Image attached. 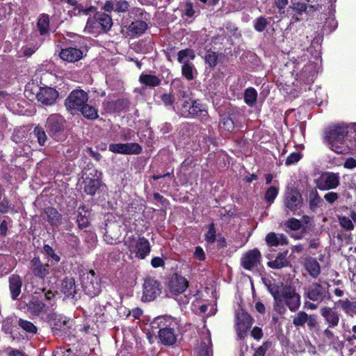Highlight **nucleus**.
I'll return each instance as SVG.
<instances>
[{
  "label": "nucleus",
  "mask_w": 356,
  "mask_h": 356,
  "mask_svg": "<svg viewBox=\"0 0 356 356\" xmlns=\"http://www.w3.org/2000/svg\"><path fill=\"white\" fill-rule=\"evenodd\" d=\"M79 112L88 119L94 120L98 117L97 110L92 106L87 104V103L80 109Z\"/></svg>",
  "instance_id": "nucleus-43"
},
{
  "label": "nucleus",
  "mask_w": 356,
  "mask_h": 356,
  "mask_svg": "<svg viewBox=\"0 0 356 356\" xmlns=\"http://www.w3.org/2000/svg\"><path fill=\"white\" fill-rule=\"evenodd\" d=\"M31 264L33 273L35 276L43 279L49 273V266L42 264L38 257H34Z\"/></svg>",
  "instance_id": "nucleus-22"
},
{
  "label": "nucleus",
  "mask_w": 356,
  "mask_h": 356,
  "mask_svg": "<svg viewBox=\"0 0 356 356\" xmlns=\"http://www.w3.org/2000/svg\"><path fill=\"white\" fill-rule=\"evenodd\" d=\"M58 92L49 87L41 88L37 93V99L38 102L45 105H51L55 103L58 98Z\"/></svg>",
  "instance_id": "nucleus-19"
},
{
  "label": "nucleus",
  "mask_w": 356,
  "mask_h": 356,
  "mask_svg": "<svg viewBox=\"0 0 356 356\" xmlns=\"http://www.w3.org/2000/svg\"><path fill=\"white\" fill-rule=\"evenodd\" d=\"M63 2L68 4L66 9L67 14L70 17L81 15H88L91 13H94L96 10L94 6L77 0H63Z\"/></svg>",
  "instance_id": "nucleus-12"
},
{
  "label": "nucleus",
  "mask_w": 356,
  "mask_h": 356,
  "mask_svg": "<svg viewBox=\"0 0 356 356\" xmlns=\"http://www.w3.org/2000/svg\"><path fill=\"white\" fill-rule=\"evenodd\" d=\"M321 314L323 317L325 322L328 325L327 327L334 328L339 325L341 315L333 308L323 307L321 309Z\"/></svg>",
  "instance_id": "nucleus-18"
},
{
  "label": "nucleus",
  "mask_w": 356,
  "mask_h": 356,
  "mask_svg": "<svg viewBox=\"0 0 356 356\" xmlns=\"http://www.w3.org/2000/svg\"><path fill=\"white\" fill-rule=\"evenodd\" d=\"M308 320V315L305 312H299L293 319V323L295 326H302Z\"/></svg>",
  "instance_id": "nucleus-48"
},
{
  "label": "nucleus",
  "mask_w": 356,
  "mask_h": 356,
  "mask_svg": "<svg viewBox=\"0 0 356 356\" xmlns=\"http://www.w3.org/2000/svg\"><path fill=\"white\" fill-rule=\"evenodd\" d=\"M124 245L130 252V257L144 259L151 252L149 241L145 237L127 235L124 238Z\"/></svg>",
  "instance_id": "nucleus-4"
},
{
  "label": "nucleus",
  "mask_w": 356,
  "mask_h": 356,
  "mask_svg": "<svg viewBox=\"0 0 356 356\" xmlns=\"http://www.w3.org/2000/svg\"><path fill=\"white\" fill-rule=\"evenodd\" d=\"M350 125L343 122L328 127L325 131V143L337 154H343L349 151L346 137Z\"/></svg>",
  "instance_id": "nucleus-2"
},
{
  "label": "nucleus",
  "mask_w": 356,
  "mask_h": 356,
  "mask_svg": "<svg viewBox=\"0 0 356 356\" xmlns=\"http://www.w3.org/2000/svg\"><path fill=\"white\" fill-rule=\"evenodd\" d=\"M69 323V320L66 317L59 316L54 319L52 329L55 331L66 332L70 327Z\"/></svg>",
  "instance_id": "nucleus-38"
},
{
  "label": "nucleus",
  "mask_w": 356,
  "mask_h": 356,
  "mask_svg": "<svg viewBox=\"0 0 356 356\" xmlns=\"http://www.w3.org/2000/svg\"><path fill=\"white\" fill-rule=\"evenodd\" d=\"M218 54L216 52L207 51L204 60L210 67H214L217 64Z\"/></svg>",
  "instance_id": "nucleus-52"
},
{
  "label": "nucleus",
  "mask_w": 356,
  "mask_h": 356,
  "mask_svg": "<svg viewBox=\"0 0 356 356\" xmlns=\"http://www.w3.org/2000/svg\"><path fill=\"white\" fill-rule=\"evenodd\" d=\"M220 125L227 131H232L235 127L234 118L231 116L223 115L221 117Z\"/></svg>",
  "instance_id": "nucleus-46"
},
{
  "label": "nucleus",
  "mask_w": 356,
  "mask_h": 356,
  "mask_svg": "<svg viewBox=\"0 0 356 356\" xmlns=\"http://www.w3.org/2000/svg\"><path fill=\"white\" fill-rule=\"evenodd\" d=\"M18 324L23 330L28 332L35 333L37 331L36 327L30 321L19 319Z\"/></svg>",
  "instance_id": "nucleus-53"
},
{
  "label": "nucleus",
  "mask_w": 356,
  "mask_h": 356,
  "mask_svg": "<svg viewBox=\"0 0 356 356\" xmlns=\"http://www.w3.org/2000/svg\"><path fill=\"white\" fill-rule=\"evenodd\" d=\"M84 33L88 34H99L102 32L99 24L98 15L96 14L92 17H89L83 30Z\"/></svg>",
  "instance_id": "nucleus-29"
},
{
  "label": "nucleus",
  "mask_w": 356,
  "mask_h": 356,
  "mask_svg": "<svg viewBox=\"0 0 356 356\" xmlns=\"http://www.w3.org/2000/svg\"><path fill=\"white\" fill-rule=\"evenodd\" d=\"M302 196L298 191L291 190L286 193L284 205L291 211H295L298 209L302 204Z\"/></svg>",
  "instance_id": "nucleus-20"
},
{
  "label": "nucleus",
  "mask_w": 356,
  "mask_h": 356,
  "mask_svg": "<svg viewBox=\"0 0 356 356\" xmlns=\"http://www.w3.org/2000/svg\"><path fill=\"white\" fill-rule=\"evenodd\" d=\"M321 8V6L318 3L310 4V5H308L307 3V10H305V14L307 16H312V15H314V13L320 10Z\"/></svg>",
  "instance_id": "nucleus-62"
},
{
  "label": "nucleus",
  "mask_w": 356,
  "mask_h": 356,
  "mask_svg": "<svg viewBox=\"0 0 356 356\" xmlns=\"http://www.w3.org/2000/svg\"><path fill=\"white\" fill-rule=\"evenodd\" d=\"M152 327L159 328V338L165 346H172L177 341L179 330L178 321L170 316L156 317L152 322Z\"/></svg>",
  "instance_id": "nucleus-3"
},
{
  "label": "nucleus",
  "mask_w": 356,
  "mask_h": 356,
  "mask_svg": "<svg viewBox=\"0 0 356 356\" xmlns=\"http://www.w3.org/2000/svg\"><path fill=\"white\" fill-rule=\"evenodd\" d=\"M323 334L330 345L335 346L339 341V337L334 334V333L331 330L330 327H327L323 331Z\"/></svg>",
  "instance_id": "nucleus-49"
},
{
  "label": "nucleus",
  "mask_w": 356,
  "mask_h": 356,
  "mask_svg": "<svg viewBox=\"0 0 356 356\" xmlns=\"http://www.w3.org/2000/svg\"><path fill=\"white\" fill-rule=\"evenodd\" d=\"M315 74V66L313 63H309L305 65L301 72L299 74L300 79L310 83L313 81V78Z\"/></svg>",
  "instance_id": "nucleus-32"
},
{
  "label": "nucleus",
  "mask_w": 356,
  "mask_h": 356,
  "mask_svg": "<svg viewBox=\"0 0 356 356\" xmlns=\"http://www.w3.org/2000/svg\"><path fill=\"white\" fill-rule=\"evenodd\" d=\"M261 261V252L258 249L254 248L243 254L241 259V264L245 270L254 271L259 269Z\"/></svg>",
  "instance_id": "nucleus-14"
},
{
  "label": "nucleus",
  "mask_w": 356,
  "mask_h": 356,
  "mask_svg": "<svg viewBox=\"0 0 356 356\" xmlns=\"http://www.w3.org/2000/svg\"><path fill=\"white\" fill-rule=\"evenodd\" d=\"M216 231L214 227V224L211 223L209 227L207 232L205 234V240L209 243H213L216 241Z\"/></svg>",
  "instance_id": "nucleus-56"
},
{
  "label": "nucleus",
  "mask_w": 356,
  "mask_h": 356,
  "mask_svg": "<svg viewBox=\"0 0 356 356\" xmlns=\"http://www.w3.org/2000/svg\"><path fill=\"white\" fill-rule=\"evenodd\" d=\"M267 265L270 268L280 269L289 265V261L286 259V254L280 253L275 259L268 261Z\"/></svg>",
  "instance_id": "nucleus-33"
},
{
  "label": "nucleus",
  "mask_w": 356,
  "mask_h": 356,
  "mask_svg": "<svg viewBox=\"0 0 356 356\" xmlns=\"http://www.w3.org/2000/svg\"><path fill=\"white\" fill-rule=\"evenodd\" d=\"M109 151L121 154H138L142 151L140 145L136 143H112L109 145Z\"/></svg>",
  "instance_id": "nucleus-17"
},
{
  "label": "nucleus",
  "mask_w": 356,
  "mask_h": 356,
  "mask_svg": "<svg viewBox=\"0 0 356 356\" xmlns=\"http://www.w3.org/2000/svg\"><path fill=\"white\" fill-rule=\"evenodd\" d=\"M257 99V92L253 88H248L244 92V101L249 106H254Z\"/></svg>",
  "instance_id": "nucleus-40"
},
{
  "label": "nucleus",
  "mask_w": 356,
  "mask_h": 356,
  "mask_svg": "<svg viewBox=\"0 0 356 356\" xmlns=\"http://www.w3.org/2000/svg\"><path fill=\"white\" fill-rule=\"evenodd\" d=\"M301 154L299 152L291 153L286 159V165H291L297 163L301 159Z\"/></svg>",
  "instance_id": "nucleus-59"
},
{
  "label": "nucleus",
  "mask_w": 356,
  "mask_h": 356,
  "mask_svg": "<svg viewBox=\"0 0 356 356\" xmlns=\"http://www.w3.org/2000/svg\"><path fill=\"white\" fill-rule=\"evenodd\" d=\"M99 24L102 32L108 31L113 25L111 17L106 13H97Z\"/></svg>",
  "instance_id": "nucleus-39"
},
{
  "label": "nucleus",
  "mask_w": 356,
  "mask_h": 356,
  "mask_svg": "<svg viewBox=\"0 0 356 356\" xmlns=\"http://www.w3.org/2000/svg\"><path fill=\"white\" fill-rule=\"evenodd\" d=\"M177 56L178 61L183 65L191 63L190 61L193 60L195 57L194 51L191 49L179 51Z\"/></svg>",
  "instance_id": "nucleus-36"
},
{
  "label": "nucleus",
  "mask_w": 356,
  "mask_h": 356,
  "mask_svg": "<svg viewBox=\"0 0 356 356\" xmlns=\"http://www.w3.org/2000/svg\"><path fill=\"white\" fill-rule=\"evenodd\" d=\"M195 72H196V70L193 63L184 64L182 65L181 74L187 80H193L194 79Z\"/></svg>",
  "instance_id": "nucleus-45"
},
{
  "label": "nucleus",
  "mask_w": 356,
  "mask_h": 356,
  "mask_svg": "<svg viewBox=\"0 0 356 356\" xmlns=\"http://www.w3.org/2000/svg\"><path fill=\"white\" fill-rule=\"evenodd\" d=\"M120 236V230L118 226L114 225V227L111 226L106 229V233L104 234V241L108 244H115L119 241V237Z\"/></svg>",
  "instance_id": "nucleus-30"
},
{
  "label": "nucleus",
  "mask_w": 356,
  "mask_h": 356,
  "mask_svg": "<svg viewBox=\"0 0 356 356\" xmlns=\"http://www.w3.org/2000/svg\"><path fill=\"white\" fill-rule=\"evenodd\" d=\"M22 282L19 275H13L9 277V288L12 298L15 300L21 293Z\"/></svg>",
  "instance_id": "nucleus-25"
},
{
  "label": "nucleus",
  "mask_w": 356,
  "mask_h": 356,
  "mask_svg": "<svg viewBox=\"0 0 356 356\" xmlns=\"http://www.w3.org/2000/svg\"><path fill=\"white\" fill-rule=\"evenodd\" d=\"M34 137L37 138V140L40 145L43 146L45 145L47 137L44 130L40 127H35L33 132Z\"/></svg>",
  "instance_id": "nucleus-47"
},
{
  "label": "nucleus",
  "mask_w": 356,
  "mask_h": 356,
  "mask_svg": "<svg viewBox=\"0 0 356 356\" xmlns=\"http://www.w3.org/2000/svg\"><path fill=\"white\" fill-rule=\"evenodd\" d=\"M65 119L58 114H52L47 120L46 129L49 136L59 140L64 131Z\"/></svg>",
  "instance_id": "nucleus-11"
},
{
  "label": "nucleus",
  "mask_w": 356,
  "mask_h": 356,
  "mask_svg": "<svg viewBox=\"0 0 356 356\" xmlns=\"http://www.w3.org/2000/svg\"><path fill=\"white\" fill-rule=\"evenodd\" d=\"M88 93L81 89L72 90L65 100V106L71 114H76L88 101Z\"/></svg>",
  "instance_id": "nucleus-7"
},
{
  "label": "nucleus",
  "mask_w": 356,
  "mask_h": 356,
  "mask_svg": "<svg viewBox=\"0 0 356 356\" xmlns=\"http://www.w3.org/2000/svg\"><path fill=\"white\" fill-rule=\"evenodd\" d=\"M317 188L321 191H329L337 188L340 184L339 173L326 172L316 181Z\"/></svg>",
  "instance_id": "nucleus-13"
},
{
  "label": "nucleus",
  "mask_w": 356,
  "mask_h": 356,
  "mask_svg": "<svg viewBox=\"0 0 356 356\" xmlns=\"http://www.w3.org/2000/svg\"><path fill=\"white\" fill-rule=\"evenodd\" d=\"M29 303L26 304L27 310L34 316L46 314L48 312V307L43 302V297L48 300H51L54 296L55 293L51 290L47 291L45 289H40V291H35Z\"/></svg>",
  "instance_id": "nucleus-5"
},
{
  "label": "nucleus",
  "mask_w": 356,
  "mask_h": 356,
  "mask_svg": "<svg viewBox=\"0 0 356 356\" xmlns=\"http://www.w3.org/2000/svg\"><path fill=\"white\" fill-rule=\"evenodd\" d=\"M129 4L125 0L115 1V12L124 13L129 10Z\"/></svg>",
  "instance_id": "nucleus-54"
},
{
  "label": "nucleus",
  "mask_w": 356,
  "mask_h": 356,
  "mask_svg": "<svg viewBox=\"0 0 356 356\" xmlns=\"http://www.w3.org/2000/svg\"><path fill=\"white\" fill-rule=\"evenodd\" d=\"M45 213L47 216V220L51 225L57 226L60 224L62 216L56 209L48 207L45 209Z\"/></svg>",
  "instance_id": "nucleus-35"
},
{
  "label": "nucleus",
  "mask_w": 356,
  "mask_h": 356,
  "mask_svg": "<svg viewBox=\"0 0 356 356\" xmlns=\"http://www.w3.org/2000/svg\"><path fill=\"white\" fill-rule=\"evenodd\" d=\"M139 81L141 83L149 87L158 86L161 82L158 76L147 74H142L140 76Z\"/></svg>",
  "instance_id": "nucleus-34"
},
{
  "label": "nucleus",
  "mask_w": 356,
  "mask_h": 356,
  "mask_svg": "<svg viewBox=\"0 0 356 356\" xmlns=\"http://www.w3.org/2000/svg\"><path fill=\"white\" fill-rule=\"evenodd\" d=\"M339 304L342 310L349 316L356 314V301L352 302L348 299L339 300Z\"/></svg>",
  "instance_id": "nucleus-37"
},
{
  "label": "nucleus",
  "mask_w": 356,
  "mask_h": 356,
  "mask_svg": "<svg viewBox=\"0 0 356 356\" xmlns=\"http://www.w3.org/2000/svg\"><path fill=\"white\" fill-rule=\"evenodd\" d=\"M161 101L165 106H171L175 102V97L171 94H163L161 96Z\"/></svg>",
  "instance_id": "nucleus-63"
},
{
  "label": "nucleus",
  "mask_w": 356,
  "mask_h": 356,
  "mask_svg": "<svg viewBox=\"0 0 356 356\" xmlns=\"http://www.w3.org/2000/svg\"><path fill=\"white\" fill-rule=\"evenodd\" d=\"M293 12L294 13V16H296V20L300 21V19L298 16L302 15V14H305V10H307V3L302 1H297L292 3V5L290 6Z\"/></svg>",
  "instance_id": "nucleus-41"
},
{
  "label": "nucleus",
  "mask_w": 356,
  "mask_h": 356,
  "mask_svg": "<svg viewBox=\"0 0 356 356\" xmlns=\"http://www.w3.org/2000/svg\"><path fill=\"white\" fill-rule=\"evenodd\" d=\"M147 24L143 20H136L131 22L127 27V31L130 36L136 37L143 34L147 29Z\"/></svg>",
  "instance_id": "nucleus-27"
},
{
  "label": "nucleus",
  "mask_w": 356,
  "mask_h": 356,
  "mask_svg": "<svg viewBox=\"0 0 356 356\" xmlns=\"http://www.w3.org/2000/svg\"><path fill=\"white\" fill-rule=\"evenodd\" d=\"M161 292V286L159 282L152 278H147L143 284L142 300L150 302L154 300Z\"/></svg>",
  "instance_id": "nucleus-15"
},
{
  "label": "nucleus",
  "mask_w": 356,
  "mask_h": 356,
  "mask_svg": "<svg viewBox=\"0 0 356 356\" xmlns=\"http://www.w3.org/2000/svg\"><path fill=\"white\" fill-rule=\"evenodd\" d=\"M266 242L269 246L277 247L287 244L288 241L286 237L282 234H276L274 232H270L266 235Z\"/></svg>",
  "instance_id": "nucleus-28"
},
{
  "label": "nucleus",
  "mask_w": 356,
  "mask_h": 356,
  "mask_svg": "<svg viewBox=\"0 0 356 356\" xmlns=\"http://www.w3.org/2000/svg\"><path fill=\"white\" fill-rule=\"evenodd\" d=\"M192 102H194V100L188 99L184 101L183 103L181 104V107L180 108L181 112V114L186 118H188L189 111L188 108H191Z\"/></svg>",
  "instance_id": "nucleus-61"
},
{
  "label": "nucleus",
  "mask_w": 356,
  "mask_h": 356,
  "mask_svg": "<svg viewBox=\"0 0 356 356\" xmlns=\"http://www.w3.org/2000/svg\"><path fill=\"white\" fill-rule=\"evenodd\" d=\"M309 207L312 211H315L321 202V198L316 190H312L309 194Z\"/></svg>",
  "instance_id": "nucleus-44"
},
{
  "label": "nucleus",
  "mask_w": 356,
  "mask_h": 356,
  "mask_svg": "<svg viewBox=\"0 0 356 356\" xmlns=\"http://www.w3.org/2000/svg\"><path fill=\"white\" fill-rule=\"evenodd\" d=\"M59 56L63 60L74 63L82 58L83 52L79 49L68 47L63 49L60 52Z\"/></svg>",
  "instance_id": "nucleus-21"
},
{
  "label": "nucleus",
  "mask_w": 356,
  "mask_h": 356,
  "mask_svg": "<svg viewBox=\"0 0 356 356\" xmlns=\"http://www.w3.org/2000/svg\"><path fill=\"white\" fill-rule=\"evenodd\" d=\"M305 296L310 300L319 302H322L327 296L330 297L327 289L316 282L312 283L307 287Z\"/></svg>",
  "instance_id": "nucleus-16"
},
{
  "label": "nucleus",
  "mask_w": 356,
  "mask_h": 356,
  "mask_svg": "<svg viewBox=\"0 0 356 356\" xmlns=\"http://www.w3.org/2000/svg\"><path fill=\"white\" fill-rule=\"evenodd\" d=\"M278 194V188L275 186L269 187L265 193V200L271 204Z\"/></svg>",
  "instance_id": "nucleus-50"
},
{
  "label": "nucleus",
  "mask_w": 356,
  "mask_h": 356,
  "mask_svg": "<svg viewBox=\"0 0 356 356\" xmlns=\"http://www.w3.org/2000/svg\"><path fill=\"white\" fill-rule=\"evenodd\" d=\"M188 109L189 111L188 118L197 116L202 118H205L207 117V111L205 106L202 104L198 100H194V102H192L191 108Z\"/></svg>",
  "instance_id": "nucleus-26"
},
{
  "label": "nucleus",
  "mask_w": 356,
  "mask_h": 356,
  "mask_svg": "<svg viewBox=\"0 0 356 356\" xmlns=\"http://www.w3.org/2000/svg\"><path fill=\"white\" fill-rule=\"evenodd\" d=\"M43 250L47 255L52 259L56 262H58L60 260V257L55 252L54 250L49 245H44Z\"/></svg>",
  "instance_id": "nucleus-57"
},
{
  "label": "nucleus",
  "mask_w": 356,
  "mask_h": 356,
  "mask_svg": "<svg viewBox=\"0 0 356 356\" xmlns=\"http://www.w3.org/2000/svg\"><path fill=\"white\" fill-rule=\"evenodd\" d=\"M60 291L66 296H74L76 293V286L73 277H67L60 283Z\"/></svg>",
  "instance_id": "nucleus-24"
},
{
  "label": "nucleus",
  "mask_w": 356,
  "mask_h": 356,
  "mask_svg": "<svg viewBox=\"0 0 356 356\" xmlns=\"http://www.w3.org/2000/svg\"><path fill=\"white\" fill-rule=\"evenodd\" d=\"M268 290L274 298V309L279 314L284 313L286 307L291 312L300 307V296L294 286L273 283L268 285Z\"/></svg>",
  "instance_id": "nucleus-1"
},
{
  "label": "nucleus",
  "mask_w": 356,
  "mask_h": 356,
  "mask_svg": "<svg viewBox=\"0 0 356 356\" xmlns=\"http://www.w3.org/2000/svg\"><path fill=\"white\" fill-rule=\"evenodd\" d=\"M270 345L271 343L269 341L264 342L260 347L257 348L254 356H265V354Z\"/></svg>",
  "instance_id": "nucleus-60"
},
{
  "label": "nucleus",
  "mask_w": 356,
  "mask_h": 356,
  "mask_svg": "<svg viewBox=\"0 0 356 356\" xmlns=\"http://www.w3.org/2000/svg\"><path fill=\"white\" fill-rule=\"evenodd\" d=\"M49 15H42L38 21V28L41 35H46L49 33Z\"/></svg>",
  "instance_id": "nucleus-42"
},
{
  "label": "nucleus",
  "mask_w": 356,
  "mask_h": 356,
  "mask_svg": "<svg viewBox=\"0 0 356 356\" xmlns=\"http://www.w3.org/2000/svg\"><path fill=\"white\" fill-rule=\"evenodd\" d=\"M188 287V280L178 275L172 277L168 284L170 293L175 296L181 305H186L189 302L190 295L186 293Z\"/></svg>",
  "instance_id": "nucleus-6"
},
{
  "label": "nucleus",
  "mask_w": 356,
  "mask_h": 356,
  "mask_svg": "<svg viewBox=\"0 0 356 356\" xmlns=\"http://www.w3.org/2000/svg\"><path fill=\"white\" fill-rule=\"evenodd\" d=\"M343 167L348 170H353L356 168V159L349 157L343 163Z\"/></svg>",
  "instance_id": "nucleus-64"
},
{
  "label": "nucleus",
  "mask_w": 356,
  "mask_h": 356,
  "mask_svg": "<svg viewBox=\"0 0 356 356\" xmlns=\"http://www.w3.org/2000/svg\"><path fill=\"white\" fill-rule=\"evenodd\" d=\"M83 184L84 191L90 195H94L101 186L102 173L94 168H89L85 172Z\"/></svg>",
  "instance_id": "nucleus-8"
},
{
  "label": "nucleus",
  "mask_w": 356,
  "mask_h": 356,
  "mask_svg": "<svg viewBox=\"0 0 356 356\" xmlns=\"http://www.w3.org/2000/svg\"><path fill=\"white\" fill-rule=\"evenodd\" d=\"M339 225L346 231L354 229V224L349 217L340 216L338 217Z\"/></svg>",
  "instance_id": "nucleus-51"
},
{
  "label": "nucleus",
  "mask_w": 356,
  "mask_h": 356,
  "mask_svg": "<svg viewBox=\"0 0 356 356\" xmlns=\"http://www.w3.org/2000/svg\"><path fill=\"white\" fill-rule=\"evenodd\" d=\"M303 266L307 273L314 278H316L321 273L320 265L315 258H305L303 261Z\"/></svg>",
  "instance_id": "nucleus-23"
},
{
  "label": "nucleus",
  "mask_w": 356,
  "mask_h": 356,
  "mask_svg": "<svg viewBox=\"0 0 356 356\" xmlns=\"http://www.w3.org/2000/svg\"><path fill=\"white\" fill-rule=\"evenodd\" d=\"M269 23L268 19L264 17H259L254 22V29L259 32L263 31Z\"/></svg>",
  "instance_id": "nucleus-55"
},
{
  "label": "nucleus",
  "mask_w": 356,
  "mask_h": 356,
  "mask_svg": "<svg viewBox=\"0 0 356 356\" xmlns=\"http://www.w3.org/2000/svg\"><path fill=\"white\" fill-rule=\"evenodd\" d=\"M76 221L79 228L83 229L87 227L89 225V220L86 216V212L84 214L80 212L77 216Z\"/></svg>",
  "instance_id": "nucleus-58"
},
{
  "label": "nucleus",
  "mask_w": 356,
  "mask_h": 356,
  "mask_svg": "<svg viewBox=\"0 0 356 356\" xmlns=\"http://www.w3.org/2000/svg\"><path fill=\"white\" fill-rule=\"evenodd\" d=\"M253 319L243 309L239 308L235 314V328L238 336L244 338L252 324Z\"/></svg>",
  "instance_id": "nucleus-10"
},
{
  "label": "nucleus",
  "mask_w": 356,
  "mask_h": 356,
  "mask_svg": "<svg viewBox=\"0 0 356 356\" xmlns=\"http://www.w3.org/2000/svg\"><path fill=\"white\" fill-rule=\"evenodd\" d=\"M81 283L85 293L91 298L97 296L101 291L99 280L92 270L83 273Z\"/></svg>",
  "instance_id": "nucleus-9"
},
{
  "label": "nucleus",
  "mask_w": 356,
  "mask_h": 356,
  "mask_svg": "<svg viewBox=\"0 0 356 356\" xmlns=\"http://www.w3.org/2000/svg\"><path fill=\"white\" fill-rule=\"evenodd\" d=\"M211 339L209 336L206 337L202 341L200 346L195 350L197 356H212V350L210 347Z\"/></svg>",
  "instance_id": "nucleus-31"
}]
</instances>
